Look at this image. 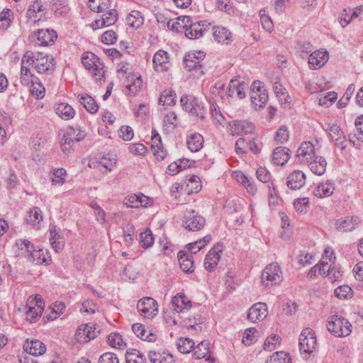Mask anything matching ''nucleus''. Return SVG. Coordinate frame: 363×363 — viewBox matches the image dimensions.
<instances>
[{
	"instance_id": "obj_1",
	"label": "nucleus",
	"mask_w": 363,
	"mask_h": 363,
	"mask_svg": "<svg viewBox=\"0 0 363 363\" xmlns=\"http://www.w3.org/2000/svg\"><path fill=\"white\" fill-rule=\"evenodd\" d=\"M26 61L39 74H51L55 69V60L52 56L43 52H33L28 50L23 55V62Z\"/></svg>"
},
{
	"instance_id": "obj_2",
	"label": "nucleus",
	"mask_w": 363,
	"mask_h": 363,
	"mask_svg": "<svg viewBox=\"0 0 363 363\" xmlns=\"http://www.w3.org/2000/svg\"><path fill=\"white\" fill-rule=\"evenodd\" d=\"M16 245L21 250H26L27 252L26 256L29 262L35 264H50L51 256L48 250L44 248L36 249L33 244L28 240H17Z\"/></svg>"
},
{
	"instance_id": "obj_3",
	"label": "nucleus",
	"mask_w": 363,
	"mask_h": 363,
	"mask_svg": "<svg viewBox=\"0 0 363 363\" xmlns=\"http://www.w3.org/2000/svg\"><path fill=\"white\" fill-rule=\"evenodd\" d=\"M82 63L92 74L96 82H104V63L96 55L90 52L83 53Z\"/></svg>"
},
{
	"instance_id": "obj_4",
	"label": "nucleus",
	"mask_w": 363,
	"mask_h": 363,
	"mask_svg": "<svg viewBox=\"0 0 363 363\" xmlns=\"http://www.w3.org/2000/svg\"><path fill=\"white\" fill-rule=\"evenodd\" d=\"M352 324L342 315H333L328 320L327 328L335 337H342L352 333Z\"/></svg>"
},
{
	"instance_id": "obj_5",
	"label": "nucleus",
	"mask_w": 363,
	"mask_h": 363,
	"mask_svg": "<svg viewBox=\"0 0 363 363\" xmlns=\"http://www.w3.org/2000/svg\"><path fill=\"white\" fill-rule=\"evenodd\" d=\"M45 303L39 295L30 296L25 306V319L30 323H35L41 317Z\"/></svg>"
},
{
	"instance_id": "obj_6",
	"label": "nucleus",
	"mask_w": 363,
	"mask_h": 363,
	"mask_svg": "<svg viewBox=\"0 0 363 363\" xmlns=\"http://www.w3.org/2000/svg\"><path fill=\"white\" fill-rule=\"evenodd\" d=\"M205 53L201 51H195L186 53L183 60L184 66L186 69L193 73L196 77L204 74L203 67L201 64L205 58Z\"/></svg>"
},
{
	"instance_id": "obj_7",
	"label": "nucleus",
	"mask_w": 363,
	"mask_h": 363,
	"mask_svg": "<svg viewBox=\"0 0 363 363\" xmlns=\"http://www.w3.org/2000/svg\"><path fill=\"white\" fill-rule=\"evenodd\" d=\"M262 284L266 288L278 285L282 280V271L277 263L267 265L262 271Z\"/></svg>"
},
{
	"instance_id": "obj_8",
	"label": "nucleus",
	"mask_w": 363,
	"mask_h": 363,
	"mask_svg": "<svg viewBox=\"0 0 363 363\" xmlns=\"http://www.w3.org/2000/svg\"><path fill=\"white\" fill-rule=\"evenodd\" d=\"M316 346V337L313 330L306 328L299 336V347L301 353L309 354L313 352Z\"/></svg>"
},
{
	"instance_id": "obj_9",
	"label": "nucleus",
	"mask_w": 363,
	"mask_h": 363,
	"mask_svg": "<svg viewBox=\"0 0 363 363\" xmlns=\"http://www.w3.org/2000/svg\"><path fill=\"white\" fill-rule=\"evenodd\" d=\"M205 224L206 219L195 211L187 212L182 222L183 227L189 231H199L205 226Z\"/></svg>"
},
{
	"instance_id": "obj_10",
	"label": "nucleus",
	"mask_w": 363,
	"mask_h": 363,
	"mask_svg": "<svg viewBox=\"0 0 363 363\" xmlns=\"http://www.w3.org/2000/svg\"><path fill=\"white\" fill-rule=\"evenodd\" d=\"M317 156L313 145L309 141L302 143L296 152V159L302 164H308Z\"/></svg>"
},
{
	"instance_id": "obj_11",
	"label": "nucleus",
	"mask_w": 363,
	"mask_h": 363,
	"mask_svg": "<svg viewBox=\"0 0 363 363\" xmlns=\"http://www.w3.org/2000/svg\"><path fill=\"white\" fill-rule=\"evenodd\" d=\"M138 311L145 318H152L157 315V302L151 297L140 299L137 304Z\"/></svg>"
},
{
	"instance_id": "obj_12",
	"label": "nucleus",
	"mask_w": 363,
	"mask_h": 363,
	"mask_svg": "<svg viewBox=\"0 0 363 363\" xmlns=\"http://www.w3.org/2000/svg\"><path fill=\"white\" fill-rule=\"evenodd\" d=\"M329 133L333 140L335 141V145L340 147L342 150H345L347 147V140L343 136V132L335 123H325L324 128Z\"/></svg>"
},
{
	"instance_id": "obj_13",
	"label": "nucleus",
	"mask_w": 363,
	"mask_h": 363,
	"mask_svg": "<svg viewBox=\"0 0 363 363\" xmlns=\"http://www.w3.org/2000/svg\"><path fill=\"white\" fill-rule=\"evenodd\" d=\"M222 252L221 249L216 247L208 252L203 262L204 267L208 272H212L216 269Z\"/></svg>"
},
{
	"instance_id": "obj_14",
	"label": "nucleus",
	"mask_w": 363,
	"mask_h": 363,
	"mask_svg": "<svg viewBox=\"0 0 363 363\" xmlns=\"http://www.w3.org/2000/svg\"><path fill=\"white\" fill-rule=\"evenodd\" d=\"M152 63L156 72H167L170 67L168 53L162 50H158L153 56Z\"/></svg>"
},
{
	"instance_id": "obj_15",
	"label": "nucleus",
	"mask_w": 363,
	"mask_h": 363,
	"mask_svg": "<svg viewBox=\"0 0 363 363\" xmlns=\"http://www.w3.org/2000/svg\"><path fill=\"white\" fill-rule=\"evenodd\" d=\"M49 241L52 249L58 252L64 247V239L62 235L61 229L56 225L50 224L49 228Z\"/></svg>"
},
{
	"instance_id": "obj_16",
	"label": "nucleus",
	"mask_w": 363,
	"mask_h": 363,
	"mask_svg": "<svg viewBox=\"0 0 363 363\" xmlns=\"http://www.w3.org/2000/svg\"><path fill=\"white\" fill-rule=\"evenodd\" d=\"M118 19L116 10L111 9L104 13L99 19L95 20L91 23V26L94 30L102 28L113 25Z\"/></svg>"
},
{
	"instance_id": "obj_17",
	"label": "nucleus",
	"mask_w": 363,
	"mask_h": 363,
	"mask_svg": "<svg viewBox=\"0 0 363 363\" xmlns=\"http://www.w3.org/2000/svg\"><path fill=\"white\" fill-rule=\"evenodd\" d=\"M25 220L26 223L36 230L40 229L43 223V215L40 208L34 206L28 211Z\"/></svg>"
},
{
	"instance_id": "obj_18",
	"label": "nucleus",
	"mask_w": 363,
	"mask_h": 363,
	"mask_svg": "<svg viewBox=\"0 0 363 363\" xmlns=\"http://www.w3.org/2000/svg\"><path fill=\"white\" fill-rule=\"evenodd\" d=\"M267 315V307L264 303H255L248 311L247 318L252 323L264 320Z\"/></svg>"
},
{
	"instance_id": "obj_19",
	"label": "nucleus",
	"mask_w": 363,
	"mask_h": 363,
	"mask_svg": "<svg viewBox=\"0 0 363 363\" xmlns=\"http://www.w3.org/2000/svg\"><path fill=\"white\" fill-rule=\"evenodd\" d=\"M96 333L95 325L92 323H89L82 325L78 328L76 332V337L79 341L88 342L96 337Z\"/></svg>"
},
{
	"instance_id": "obj_20",
	"label": "nucleus",
	"mask_w": 363,
	"mask_h": 363,
	"mask_svg": "<svg viewBox=\"0 0 363 363\" xmlns=\"http://www.w3.org/2000/svg\"><path fill=\"white\" fill-rule=\"evenodd\" d=\"M255 130L253 123L245 121H235L230 123V130L233 135L252 133Z\"/></svg>"
},
{
	"instance_id": "obj_21",
	"label": "nucleus",
	"mask_w": 363,
	"mask_h": 363,
	"mask_svg": "<svg viewBox=\"0 0 363 363\" xmlns=\"http://www.w3.org/2000/svg\"><path fill=\"white\" fill-rule=\"evenodd\" d=\"M360 218L358 216H346L336 220L335 227L339 231L350 232L353 230L359 223Z\"/></svg>"
},
{
	"instance_id": "obj_22",
	"label": "nucleus",
	"mask_w": 363,
	"mask_h": 363,
	"mask_svg": "<svg viewBox=\"0 0 363 363\" xmlns=\"http://www.w3.org/2000/svg\"><path fill=\"white\" fill-rule=\"evenodd\" d=\"M151 149L157 160L162 161L167 157V151L162 147L161 137L155 130H152Z\"/></svg>"
},
{
	"instance_id": "obj_23",
	"label": "nucleus",
	"mask_w": 363,
	"mask_h": 363,
	"mask_svg": "<svg viewBox=\"0 0 363 363\" xmlns=\"http://www.w3.org/2000/svg\"><path fill=\"white\" fill-rule=\"evenodd\" d=\"M328 60L326 51L317 50L311 53L308 57V65L311 68L318 69L322 67Z\"/></svg>"
},
{
	"instance_id": "obj_24",
	"label": "nucleus",
	"mask_w": 363,
	"mask_h": 363,
	"mask_svg": "<svg viewBox=\"0 0 363 363\" xmlns=\"http://www.w3.org/2000/svg\"><path fill=\"white\" fill-rule=\"evenodd\" d=\"M204 24H201V22H191L186 23V26L184 30L185 35L191 40L198 39L203 36V33L206 30L203 28Z\"/></svg>"
},
{
	"instance_id": "obj_25",
	"label": "nucleus",
	"mask_w": 363,
	"mask_h": 363,
	"mask_svg": "<svg viewBox=\"0 0 363 363\" xmlns=\"http://www.w3.org/2000/svg\"><path fill=\"white\" fill-rule=\"evenodd\" d=\"M23 349L33 356L42 355L46 351L45 345L38 340H27L23 345Z\"/></svg>"
},
{
	"instance_id": "obj_26",
	"label": "nucleus",
	"mask_w": 363,
	"mask_h": 363,
	"mask_svg": "<svg viewBox=\"0 0 363 363\" xmlns=\"http://www.w3.org/2000/svg\"><path fill=\"white\" fill-rule=\"evenodd\" d=\"M306 182L305 174L300 170H295L287 177V186L291 189H298L302 187Z\"/></svg>"
},
{
	"instance_id": "obj_27",
	"label": "nucleus",
	"mask_w": 363,
	"mask_h": 363,
	"mask_svg": "<svg viewBox=\"0 0 363 363\" xmlns=\"http://www.w3.org/2000/svg\"><path fill=\"white\" fill-rule=\"evenodd\" d=\"M177 258L183 272L192 273L194 271V262L192 255H187L186 252L180 250L177 253Z\"/></svg>"
},
{
	"instance_id": "obj_28",
	"label": "nucleus",
	"mask_w": 363,
	"mask_h": 363,
	"mask_svg": "<svg viewBox=\"0 0 363 363\" xmlns=\"http://www.w3.org/2000/svg\"><path fill=\"white\" fill-rule=\"evenodd\" d=\"M38 43L40 45L48 46L50 44L54 43L57 39V35L55 30H38L35 33Z\"/></svg>"
},
{
	"instance_id": "obj_29",
	"label": "nucleus",
	"mask_w": 363,
	"mask_h": 363,
	"mask_svg": "<svg viewBox=\"0 0 363 363\" xmlns=\"http://www.w3.org/2000/svg\"><path fill=\"white\" fill-rule=\"evenodd\" d=\"M56 114L62 119L68 121L75 116V111L72 106L67 103H59L54 106Z\"/></svg>"
},
{
	"instance_id": "obj_30",
	"label": "nucleus",
	"mask_w": 363,
	"mask_h": 363,
	"mask_svg": "<svg viewBox=\"0 0 363 363\" xmlns=\"http://www.w3.org/2000/svg\"><path fill=\"white\" fill-rule=\"evenodd\" d=\"M289 149L285 147H277L272 153V161L276 165H284L290 158Z\"/></svg>"
},
{
	"instance_id": "obj_31",
	"label": "nucleus",
	"mask_w": 363,
	"mask_h": 363,
	"mask_svg": "<svg viewBox=\"0 0 363 363\" xmlns=\"http://www.w3.org/2000/svg\"><path fill=\"white\" fill-rule=\"evenodd\" d=\"M132 330L134 334L142 340L148 342H154L156 340L155 334L150 330H147L144 325L140 323H135L132 325Z\"/></svg>"
},
{
	"instance_id": "obj_32",
	"label": "nucleus",
	"mask_w": 363,
	"mask_h": 363,
	"mask_svg": "<svg viewBox=\"0 0 363 363\" xmlns=\"http://www.w3.org/2000/svg\"><path fill=\"white\" fill-rule=\"evenodd\" d=\"M148 358L152 363L173 362V356L166 351H150Z\"/></svg>"
},
{
	"instance_id": "obj_33",
	"label": "nucleus",
	"mask_w": 363,
	"mask_h": 363,
	"mask_svg": "<svg viewBox=\"0 0 363 363\" xmlns=\"http://www.w3.org/2000/svg\"><path fill=\"white\" fill-rule=\"evenodd\" d=\"M174 310L177 312H182L184 309L191 307V301L183 294H179L172 299Z\"/></svg>"
},
{
	"instance_id": "obj_34",
	"label": "nucleus",
	"mask_w": 363,
	"mask_h": 363,
	"mask_svg": "<svg viewBox=\"0 0 363 363\" xmlns=\"http://www.w3.org/2000/svg\"><path fill=\"white\" fill-rule=\"evenodd\" d=\"M30 66L27 62L24 61L23 62V58L21 62V77L20 81L21 83L23 86H30L31 84H33L34 79H36L35 77L30 72Z\"/></svg>"
},
{
	"instance_id": "obj_35",
	"label": "nucleus",
	"mask_w": 363,
	"mask_h": 363,
	"mask_svg": "<svg viewBox=\"0 0 363 363\" xmlns=\"http://www.w3.org/2000/svg\"><path fill=\"white\" fill-rule=\"evenodd\" d=\"M308 166L313 174L321 176L325 172L327 162L324 157L317 156L308 164Z\"/></svg>"
},
{
	"instance_id": "obj_36",
	"label": "nucleus",
	"mask_w": 363,
	"mask_h": 363,
	"mask_svg": "<svg viewBox=\"0 0 363 363\" xmlns=\"http://www.w3.org/2000/svg\"><path fill=\"white\" fill-rule=\"evenodd\" d=\"M191 22V18L187 16H184L177 18L176 20H169L167 22V27L169 30L175 32H182L185 30L186 23Z\"/></svg>"
},
{
	"instance_id": "obj_37",
	"label": "nucleus",
	"mask_w": 363,
	"mask_h": 363,
	"mask_svg": "<svg viewBox=\"0 0 363 363\" xmlns=\"http://www.w3.org/2000/svg\"><path fill=\"white\" fill-rule=\"evenodd\" d=\"M203 138L201 134L194 133L187 138L186 145L190 151L196 152L203 147Z\"/></svg>"
},
{
	"instance_id": "obj_38",
	"label": "nucleus",
	"mask_w": 363,
	"mask_h": 363,
	"mask_svg": "<svg viewBox=\"0 0 363 363\" xmlns=\"http://www.w3.org/2000/svg\"><path fill=\"white\" fill-rule=\"evenodd\" d=\"M127 363H145V356L139 350L129 348L125 353Z\"/></svg>"
},
{
	"instance_id": "obj_39",
	"label": "nucleus",
	"mask_w": 363,
	"mask_h": 363,
	"mask_svg": "<svg viewBox=\"0 0 363 363\" xmlns=\"http://www.w3.org/2000/svg\"><path fill=\"white\" fill-rule=\"evenodd\" d=\"M252 104L257 108H262L268 101V94L266 89L261 92L254 91L250 94Z\"/></svg>"
},
{
	"instance_id": "obj_40",
	"label": "nucleus",
	"mask_w": 363,
	"mask_h": 363,
	"mask_svg": "<svg viewBox=\"0 0 363 363\" xmlns=\"http://www.w3.org/2000/svg\"><path fill=\"white\" fill-rule=\"evenodd\" d=\"M125 199L126 201L123 204H133L135 203H140V204H152V199L144 195L143 193H138V194H133L128 195Z\"/></svg>"
},
{
	"instance_id": "obj_41",
	"label": "nucleus",
	"mask_w": 363,
	"mask_h": 363,
	"mask_svg": "<svg viewBox=\"0 0 363 363\" xmlns=\"http://www.w3.org/2000/svg\"><path fill=\"white\" fill-rule=\"evenodd\" d=\"M79 102L84 108L91 113H95L99 109L96 101L89 95H79Z\"/></svg>"
},
{
	"instance_id": "obj_42",
	"label": "nucleus",
	"mask_w": 363,
	"mask_h": 363,
	"mask_svg": "<svg viewBox=\"0 0 363 363\" xmlns=\"http://www.w3.org/2000/svg\"><path fill=\"white\" fill-rule=\"evenodd\" d=\"M88 7L93 11L102 13L110 7L109 0H89L87 3Z\"/></svg>"
},
{
	"instance_id": "obj_43",
	"label": "nucleus",
	"mask_w": 363,
	"mask_h": 363,
	"mask_svg": "<svg viewBox=\"0 0 363 363\" xmlns=\"http://www.w3.org/2000/svg\"><path fill=\"white\" fill-rule=\"evenodd\" d=\"M178 350L182 354H188L194 348V342L189 337H179L177 341Z\"/></svg>"
},
{
	"instance_id": "obj_44",
	"label": "nucleus",
	"mask_w": 363,
	"mask_h": 363,
	"mask_svg": "<svg viewBox=\"0 0 363 363\" xmlns=\"http://www.w3.org/2000/svg\"><path fill=\"white\" fill-rule=\"evenodd\" d=\"M127 80L130 83L126 85V88L128 89L130 94L135 95L137 93L139 92L142 86L143 82L140 76H128Z\"/></svg>"
},
{
	"instance_id": "obj_45",
	"label": "nucleus",
	"mask_w": 363,
	"mask_h": 363,
	"mask_svg": "<svg viewBox=\"0 0 363 363\" xmlns=\"http://www.w3.org/2000/svg\"><path fill=\"white\" fill-rule=\"evenodd\" d=\"M176 94L172 89L164 90L160 96L159 104L163 106H172L175 103Z\"/></svg>"
},
{
	"instance_id": "obj_46",
	"label": "nucleus",
	"mask_w": 363,
	"mask_h": 363,
	"mask_svg": "<svg viewBox=\"0 0 363 363\" xmlns=\"http://www.w3.org/2000/svg\"><path fill=\"white\" fill-rule=\"evenodd\" d=\"M194 349L193 357L194 359H201L205 358L209 353V342L205 340L201 341Z\"/></svg>"
},
{
	"instance_id": "obj_47",
	"label": "nucleus",
	"mask_w": 363,
	"mask_h": 363,
	"mask_svg": "<svg viewBox=\"0 0 363 363\" xmlns=\"http://www.w3.org/2000/svg\"><path fill=\"white\" fill-rule=\"evenodd\" d=\"M43 5L41 1L36 0L32 4H30L27 10L26 16L28 19L33 20L36 22L38 18V13L43 11Z\"/></svg>"
},
{
	"instance_id": "obj_48",
	"label": "nucleus",
	"mask_w": 363,
	"mask_h": 363,
	"mask_svg": "<svg viewBox=\"0 0 363 363\" xmlns=\"http://www.w3.org/2000/svg\"><path fill=\"white\" fill-rule=\"evenodd\" d=\"M74 133L72 130H67L61 139V147L65 154L70 153L72 150V146L74 143L72 140V136H74Z\"/></svg>"
},
{
	"instance_id": "obj_49",
	"label": "nucleus",
	"mask_w": 363,
	"mask_h": 363,
	"mask_svg": "<svg viewBox=\"0 0 363 363\" xmlns=\"http://www.w3.org/2000/svg\"><path fill=\"white\" fill-rule=\"evenodd\" d=\"M334 189L335 188L331 183H322L318 186L314 194L319 198L326 197L330 196L333 193Z\"/></svg>"
},
{
	"instance_id": "obj_50",
	"label": "nucleus",
	"mask_w": 363,
	"mask_h": 363,
	"mask_svg": "<svg viewBox=\"0 0 363 363\" xmlns=\"http://www.w3.org/2000/svg\"><path fill=\"white\" fill-rule=\"evenodd\" d=\"M108 344L115 348L123 349L125 343L123 340L122 335L118 333H112L107 337Z\"/></svg>"
},
{
	"instance_id": "obj_51",
	"label": "nucleus",
	"mask_w": 363,
	"mask_h": 363,
	"mask_svg": "<svg viewBox=\"0 0 363 363\" xmlns=\"http://www.w3.org/2000/svg\"><path fill=\"white\" fill-rule=\"evenodd\" d=\"M231 33L223 27L214 28L213 37L218 43H224L230 38ZM228 43V42H226Z\"/></svg>"
},
{
	"instance_id": "obj_52",
	"label": "nucleus",
	"mask_w": 363,
	"mask_h": 363,
	"mask_svg": "<svg viewBox=\"0 0 363 363\" xmlns=\"http://www.w3.org/2000/svg\"><path fill=\"white\" fill-rule=\"evenodd\" d=\"M140 243L141 247L145 249L149 248L153 245L154 238L150 229H146L140 233Z\"/></svg>"
},
{
	"instance_id": "obj_53",
	"label": "nucleus",
	"mask_w": 363,
	"mask_h": 363,
	"mask_svg": "<svg viewBox=\"0 0 363 363\" xmlns=\"http://www.w3.org/2000/svg\"><path fill=\"white\" fill-rule=\"evenodd\" d=\"M128 24L134 28H139L143 23V18L140 13L137 11H133L127 17Z\"/></svg>"
},
{
	"instance_id": "obj_54",
	"label": "nucleus",
	"mask_w": 363,
	"mask_h": 363,
	"mask_svg": "<svg viewBox=\"0 0 363 363\" xmlns=\"http://www.w3.org/2000/svg\"><path fill=\"white\" fill-rule=\"evenodd\" d=\"M66 171L63 168H58L53 170L50 175V179L54 184L62 185L65 182Z\"/></svg>"
},
{
	"instance_id": "obj_55",
	"label": "nucleus",
	"mask_w": 363,
	"mask_h": 363,
	"mask_svg": "<svg viewBox=\"0 0 363 363\" xmlns=\"http://www.w3.org/2000/svg\"><path fill=\"white\" fill-rule=\"evenodd\" d=\"M13 18V13L9 9H4L0 13V28L2 29H7L11 23Z\"/></svg>"
},
{
	"instance_id": "obj_56",
	"label": "nucleus",
	"mask_w": 363,
	"mask_h": 363,
	"mask_svg": "<svg viewBox=\"0 0 363 363\" xmlns=\"http://www.w3.org/2000/svg\"><path fill=\"white\" fill-rule=\"evenodd\" d=\"M225 83L221 81L216 82L210 89V93L214 100L218 98L223 99V94L225 89Z\"/></svg>"
},
{
	"instance_id": "obj_57",
	"label": "nucleus",
	"mask_w": 363,
	"mask_h": 363,
	"mask_svg": "<svg viewBox=\"0 0 363 363\" xmlns=\"http://www.w3.org/2000/svg\"><path fill=\"white\" fill-rule=\"evenodd\" d=\"M334 293L337 298L345 299L352 297L353 291L348 285H341L335 289Z\"/></svg>"
},
{
	"instance_id": "obj_58",
	"label": "nucleus",
	"mask_w": 363,
	"mask_h": 363,
	"mask_svg": "<svg viewBox=\"0 0 363 363\" xmlns=\"http://www.w3.org/2000/svg\"><path fill=\"white\" fill-rule=\"evenodd\" d=\"M52 308L55 312V315H46L43 318V319H46L45 320V322L56 320L61 314L63 313V311L65 309V305L62 302H55L53 303Z\"/></svg>"
},
{
	"instance_id": "obj_59",
	"label": "nucleus",
	"mask_w": 363,
	"mask_h": 363,
	"mask_svg": "<svg viewBox=\"0 0 363 363\" xmlns=\"http://www.w3.org/2000/svg\"><path fill=\"white\" fill-rule=\"evenodd\" d=\"M271 363H291V359L288 353L277 352L270 357Z\"/></svg>"
},
{
	"instance_id": "obj_60",
	"label": "nucleus",
	"mask_w": 363,
	"mask_h": 363,
	"mask_svg": "<svg viewBox=\"0 0 363 363\" xmlns=\"http://www.w3.org/2000/svg\"><path fill=\"white\" fill-rule=\"evenodd\" d=\"M196 98L191 95H184L180 99L181 105L186 112L192 111L193 104L196 102Z\"/></svg>"
},
{
	"instance_id": "obj_61",
	"label": "nucleus",
	"mask_w": 363,
	"mask_h": 363,
	"mask_svg": "<svg viewBox=\"0 0 363 363\" xmlns=\"http://www.w3.org/2000/svg\"><path fill=\"white\" fill-rule=\"evenodd\" d=\"M99 164L107 170L111 171L116 164V159L114 156L108 154L100 159Z\"/></svg>"
},
{
	"instance_id": "obj_62",
	"label": "nucleus",
	"mask_w": 363,
	"mask_h": 363,
	"mask_svg": "<svg viewBox=\"0 0 363 363\" xmlns=\"http://www.w3.org/2000/svg\"><path fill=\"white\" fill-rule=\"evenodd\" d=\"M257 333V330L255 328H250L247 329L243 335L242 337V342L245 345H250L255 341L256 340V335L255 334Z\"/></svg>"
},
{
	"instance_id": "obj_63",
	"label": "nucleus",
	"mask_w": 363,
	"mask_h": 363,
	"mask_svg": "<svg viewBox=\"0 0 363 363\" xmlns=\"http://www.w3.org/2000/svg\"><path fill=\"white\" fill-rule=\"evenodd\" d=\"M256 176L257 179L262 183L269 182L272 178L270 172L265 167H262L257 169Z\"/></svg>"
},
{
	"instance_id": "obj_64",
	"label": "nucleus",
	"mask_w": 363,
	"mask_h": 363,
	"mask_svg": "<svg viewBox=\"0 0 363 363\" xmlns=\"http://www.w3.org/2000/svg\"><path fill=\"white\" fill-rule=\"evenodd\" d=\"M99 363H119V360L114 353L106 352L101 355Z\"/></svg>"
}]
</instances>
